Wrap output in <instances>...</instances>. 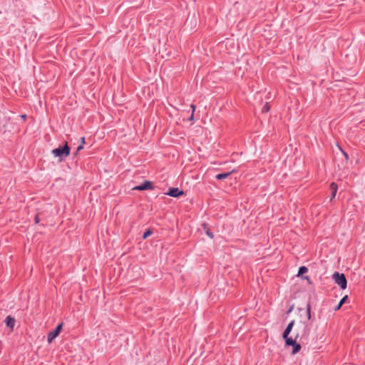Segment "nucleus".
Wrapping results in <instances>:
<instances>
[{
	"mask_svg": "<svg viewBox=\"0 0 365 365\" xmlns=\"http://www.w3.org/2000/svg\"><path fill=\"white\" fill-rule=\"evenodd\" d=\"M294 325V320L291 321L286 329H284L282 336L283 339L285 341L286 346H293L292 349V354H296L301 349L300 343L303 342L304 340H306L307 339V334L305 333L304 334H302V336L299 335V333L297 332L294 337L292 336H289V334L292 330V328Z\"/></svg>",
	"mask_w": 365,
	"mask_h": 365,
	"instance_id": "f257e3e1",
	"label": "nucleus"
},
{
	"mask_svg": "<svg viewBox=\"0 0 365 365\" xmlns=\"http://www.w3.org/2000/svg\"><path fill=\"white\" fill-rule=\"evenodd\" d=\"M294 325V320L291 321L286 329H284L282 336L283 339L285 341L286 346H293L292 349V354H296L301 349L300 343L303 342L304 340H306L307 339V334L305 333L304 334H302V336L299 335V333L297 332L294 337L292 336H289V334L292 330V328Z\"/></svg>",
	"mask_w": 365,
	"mask_h": 365,
	"instance_id": "f03ea898",
	"label": "nucleus"
},
{
	"mask_svg": "<svg viewBox=\"0 0 365 365\" xmlns=\"http://www.w3.org/2000/svg\"><path fill=\"white\" fill-rule=\"evenodd\" d=\"M51 153L54 157L58 158L60 161H62L66 157L70 154V148L66 143L63 147H58L53 149Z\"/></svg>",
	"mask_w": 365,
	"mask_h": 365,
	"instance_id": "7ed1b4c3",
	"label": "nucleus"
},
{
	"mask_svg": "<svg viewBox=\"0 0 365 365\" xmlns=\"http://www.w3.org/2000/svg\"><path fill=\"white\" fill-rule=\"evenodd\" d=\"M333 279L341 289H344L346 288L347 281L344 274L336 272L333 274Z\"/></svg>",
	"mask_w": 365,
	"mask_h": 365,
	"instance_id": "20e7f679",
	"label": "nucleus"
},
{
	"mask_svg": "<svg viewBox=\"0 0 365 365\" xmlns=\"http://www.w3.org/2000/svg\"><path fill=\"white\" fill-rule=\"evenodd\" d=\"M62 326H63V324H58L55 329H53V331H50L48 334V336H47V341L50 344L53 341V340L54 339H56L58 334H60L61 332V330L62 329Z\"/></svg>",
	"mask_w": 365,
	"mask_h": 365,
	"instance_id": "39448f33",
	"label": "nucleus"
},
{
	"mask_svg": "<svg viewBox=\"0 0 365 365\" xmlns=\"http://www.w3.org/2000/svg\"><path fill=\"white\" fill-rule=\"evenodd\" d=\"M184 194L183 191L180 190L178 187H171L169 189V191L167 192V195L173 197H178Z\"/></svg>",
	"mask_w": 365,
	"mask_h": 365,
	"instance_id": "423d86ee",
	"label": "nucleus"
},
{
	"mask_svg": "<svg viewBox=\"0 0 365 365\" xmlns=\"http://www.w3.org/2000/svg\"><path fill=\"white\" fill-rule=\"evenodd\" d=\"M152 188H153V185H152L151 182L146 180V181L143 182V183H141L140 185L135 187L134 190H150Z\"/></svg>",
	"mask_w": 365,
	"mask_h": 365,
	"instance_id": "0eeeda50",
	"label": "nucleus"
},
{
	"mask_svg": "<svg viewBox=\"0 0 365 365\" xmlns=\"http://www.w3.org/2000/svg\"><path fill=\"white\" fill-rule=\"evenodd\" d=\"M330 188L331 190V200L335 197L336 192H337V185L335 182H332L330 185Z\"/></svg>",
	"mask_w": 365,
	"mask_h": 365,
	"instance_id": "6e6552de",
	"label": "nucleus"
},
{
	"mask_svg": "<svg viewBox=\"0 0 365 365\" xmlns=\"http://www.w3.org/2000/svg\"><path fill=\"white\" fill-rule=\"evenodd\" d=\"M234 172V170L231 171V172H229V173H220V174H217L215 178L217 180H223V179H225L227 178L231 173H232Z\"/></svg>",
	"mask_w": 365,
	"mask_h": 365,
	"instance_id": "1a4fd4ad",
	"label": "nucleus"
},
{
	"mask_svg": "<svg viewBox=\"0 0 365 365\" xmlns=\"http://www.w3.org/2000/svg\"><path fill=\"white\" fill-rule=\"evenodd\" d=\"M6 323L7 327L13 328V327L14 326L15 321L13 318L9 316L6 318Z\"/></svg>",
	"mask_w": 365,
	"mask_h": 365,
	"instance_id": "9d476101",
	"label": "nucleus"
},
{
	"mask_svg": "<svg viewBox=\"0 0 365 365\" xmlns=\"http://www.w3.org/2000/svg\"><path fill=\"white\" fill-rule=\"evenodd\" d=\"M348 299V297L346 295L344 296L339 302V304L334 308V310H338L341 308V307L342 306V304L344 303H345V302L346 301V299Z\"/></svg>",
	"mask_w": 365,
	"mask_h": 365,
	"instance_id": "9b49d317",
	"label": "nucleus"
},
{
	"mask_svg": "<svg viewBox=\"0 0 365 365\" xmlns=\"http://www.w3.org/2000/svg\"><path fill=\"white\" fill-rule=\"evenodd\" d=\"M307 271H308L307 267H306L305 266H302L299 269L298 275H301V274H303L304 273H307Z\"/></svg>",
	"mask_w": 365,
	"mask_h": 365,
	"instance_id": "f8f14e48",
	"label": "nucleus"
},
{
	"mask_svg": "<svg viewBox=\"0 0 365 365\" xmlns=\"http://www.w3.org/2000/svg\"><path fill=\"white\" fill-rule=\"evenodd\" d=\"M269 109H270V107H269V106L268 103H266L263 106V107H262V111L263 113H267V112L269 110Z\"/></svg>",
	"mask_w": 365,
	"mask_h": 365,
	"instance_id": "ddd939ff",
	"label": "nucleus"
},
{
	"mask_svg": "<svg viewBox=\"0 0 365 365\" xmlns=\"http://www.w3.org/2000/svg\"><path fill=\"white\" fill-rule=\"evenodd\" d=\"M152 234V231L150 230H148L146 232H144L143 235V239H146Z\"/></svg>",
	"mask_w": 365,
	"mask_h": 365,
	"instance_id": "4468645a",
	"label": "nucleus"
},
{
	"mask_svg": "<svg viewBox=\"0 0 365 365\" xmlns=\"http://www.w3.org/2000/svg\"><path fill=\"white\" fill-rule=\"evenodd\" d=\"M190 107L192 108V114H191L190 117L189 118V120H193L194 112H195V105L191 104Z\"/></svg>",
	"mask_w": 365,
	"mask_h": 365,
	"instance_id": "2eb2a0df",
	"label": "nucleus"
},
{
	"mask_svg": "<svg viewBox=\"0 0 365 365\" xmlns=\"http://www.w3.org/2000/svg\"><path fill=\"white\" fill-rule=\"evenodd\" d=\"M307 314L308 319H311V307H310L309 304H308L307 307Z\"/></svg>",
	"mask_w": 365,
	"mask_h": 365,
	"instance_id": "dca6fc26",
	"label": "nucleus"
},
{
	"mask_svg": "<svg viewBox=\"0 0 365 365\" xmlns=\"http://www.w3.org/2000/svg\"><path fill=\"white\" fill-rule=\"evenodd\" d=\"M83 148V145H79L78 148H77V152H79L80 150H81Z\"/></svg>",
	"mask_w": 365,
	"mask_h": 365,
	"instance_id": "f3484780",
	"label": "nucleus"
},
{
	"mask_svg": "<svg viewBox=\"0 0 365 365\" xmlns=\"http://www.w3.org/2000/svg\"><path fill=\"white\" fill-rule=\"evenodd\" d=\"M207 235L210 237H211V238H212V237H213V235H212V232H210V231H207Z\"/></svg>",
	"mask_w": 365,
	"mask_h": 365,
	"instance_id": "a211bd4d",
	"label": "nucleus"
},
{
	"mask_svg": "<svg viewBox=\"0 0 365 365\" xmlns=\"http://www.w3.org/2000/svg\"><path fill=\"white\" fill-rule=\"evenodd\" d=\"M81 144H82V145L85 144V138H84V137H82V138H81Z\"/></svg>",
	"mask_w": 365,
	"mask_h": 365,
	"instance_id": "6ab92c4d",
	"label": "nucleus"
},
{
	"mask_svg": "<svg viewBox=\"0 0 365 365\" xmlns=\"http://www.w3.org/2000/svg\"><path fill=\"white\" fill-rule=\"evenodd\" d=\"M35 221H36V223H38V222H39V219H38V216H36V217H35Z\"/></svg>",
	"mask_w": 365,
	"mask_h": 365,
	"instance_id": "aec40b11",
	"label": "nucleus"
},
{
	"mask_svg": "<svg viewBox=\"0 0 365 365\" xmlns=\"http://www.w3.org/2000/svg\"><path fill=\"white\" fill-rule=\"evenodd\" d=\"M307 329V327L306 325H304V326H303V331H304V332H306Z\"/></svg>",
	"mask_w": 365,
	"mask_h": 365,
	"instance_id": "412c9836",
	"label": "nucleus"
},
{
	"mask_svg": "<svg viewBox=\"0 0 365 365\" xmlns=\"http://www.w3.org/2000/svg\"><path fill=\"white\" fill-rule=\"evenodd\" d=\"M26 115H21V118H26Z\"/></svg>",
	"mask_w": 365,
	"mask_h": 365,
	"instance_id": "4be33fe9",
	"label": "nucleus"
}]
</instances>
